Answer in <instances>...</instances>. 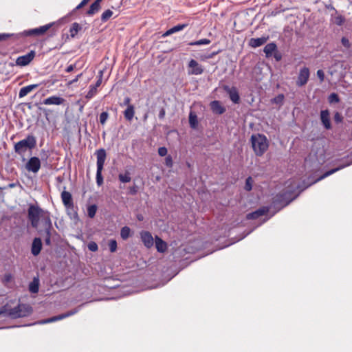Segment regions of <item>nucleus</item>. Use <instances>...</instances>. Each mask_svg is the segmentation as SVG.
Masks as SVG:
<instances>
[{
    "instance_id": "obj_1",
    "label": "nucleus",
    "mask_w": 352,
    "mask_h": 352,
    "mask_svg": "<svg viewBox=\"0 0 352 352\" xmlns=\"http://www.w3.org/2000/svg\"><path fill=\"white\" fill-rule=\"evenodd\" d=\"M352 164V161L347 162L343 164L340 165L338 167L331 169L327 172H325L322 175H321L319 178L315 180L311 183L314 184L318 181L324 179L325 177L335 173L336 172L350 166ZM292 186V189L284 190L278 194H277L274 198L271 205V208H274L275 211L274 213L280 210L284 207L289 205L293 200H294L299 195V193L307 188L308 186L311 185H307L305 186H301L299 184H293V182H291L290 184Z\"/></svg>"
},
{
    "instance_id": "obj_2",
    "label": "nucleus",
    "mask_w": 352,
    "mask_h": 352,
    "mask_svg": "<svg viewBox=\"0 0 352 352\" xmlns=\"http://www.w3.org/2000/svg\"><path fill=\"white\" fill-rule=\"evenodd\" d=\"M28 219L34 228H38L41 221L43 230H53L50 212L44 210L38 205L30 204L29 206Z\"/></svg>"
},
{
    "instance_id": "obj_3",
    "label": "nucleus",
    "mask_w": 352,
    "mask_h": 352,
    "mask_svg": "<svg viewBox=\"0 0 352 352\" xmlns=\"http://www.w3.org/2000/svg\"><path fill=\"white\" fill-rule=\"evenodd\" d=\"M252 148L257 156H262L269 147L267 139L265 135L255 134L251 136Z\"/></svg>"
},
{
    "instance_id": "obj_4",
    "label": "nucleus",
    "mask_w": 352,
    "mask_h": 352,
    "mask_svg": "<svg viewBox=\"0 0 352 352\" xmlns=\"http://www.w3.org/2000/svg\"><path fill=\"white\" fill-rule=\"evenodd\" d=\"M36 145V138L32 135H28L26 138L14 144V150L19 155L23 157L28 149H33Z\"/></svg>"
},
{
    "instance_id": "obj_5",
    "label": "nucleus",
    "mask_w": 352,
    "mask_h": 352,
    "mask_svg": "<svg viewBox=\"0 0 352 352\" xmlns=\"http://www.w3.org/2000/svg\"><path fill=\"white\" fill-rule=\"evenodd\" d=\"M97 157V171H96V184L100 186L103 184V177L102 171L107 157V153L104 148H100L96 151Z\"/></svg>"
},
{
    "instance_id": "obj_6",
    "label": "nucleus",
    "mask_w": 352,
    "mask_h": 352,
    "mask_svg": "<svg viewBox=\"0 0 352 352\" xmlns=\"http://www.w3.org/2000/svg\"><path fill=\"white\" fill-rule=\"evenodd\" d=\"M33 311L32 307L28 304H19L8 310V316L12 318H23L30 316Z\"/></svg>"
},
{
    "instance_id": "obj_7",
    "label": "nucleus",
    "mask_w": 352,
    "mask_h": 352,
    "mask_svg": "<svg viewBox=\"0 0 352 352\" xmlns=\"http://www.w3.org/2000/svg\"><path fill=\"white\" fill-rule=\"evenodd\" d=\"M54 22L40 26L36 28L25 30L21 33V35L25 36H37L43 35L47 30H49L54 25Z\"/></svg>"
},
{
    "instance_id": "obj_8",
    "label": "nucleus",
    "mask_w": 352,
    "mask_h": 352,
    "mask_svg": "<svg viewBox=\"0 0 352 352\" xmlns=\"http://www.w3.org/2000/svg\"><path fill=\"white\" fill-rule=\"evenodd\" d=\"M80 307H81V305L71 310V311H67V313L62 314H60V315H58L56 316H53V317L43 320L40 321L39 323L40 324H47V323L53 322H56V321L64 319L67 317L71 316L78 313L80 310Z\"/></svg>"
},
{
    "instance_id": "obj_9",
    "label": "nucleus",
    "mask_w": 352,
    "mask_h": 352,
    "mask_svg": "<svg viewBox=\"0 0 352 352\" xmlns=\"http://www.w3.org/2000/svg\"><path fill=\"white\" fill-rule=\"evenodd\" d=\"M310 76L309 69L307 67H302L298 73L296 84L298 87H300L307 84Z\"/></svg>"
},
{
    "instance_id": "obj_10",
    "label": "nucleus",
    "mask_w": 352,
    "mask_h": 352,
    "mask_svg": "<svg viewBox=\"0 0 352 352\" xmlns=\"http://www.w3.org/2000/svg\"><path fill=\"white\" fill-rule=\"evenodd\" d=\"M103 72L100 71L98 75L97 76L98 79L96 82L95 85H91L89 86V90L87 92L85 98L87 99L92 98L97 94V88L100 86L102 81Z\"/></svg>"
},
{
    "instance_id": "obj_11",
    "label": "nucleus",
    "mask_w": 352,
    "mask_h": 352,
    "mask_svg": "<svg viewBox=\"0 0 352 352\" xmlns=\"http://www.w3.org/2000/svg\"><path fill=\"white\" fill-rule=\"evenodd\" d=\"M41 168V161L37 157H32L25 164V168L34 173H38Z\"/></svg>"
},
{
    "instance_id": "obj_12",
    "label": "nucleus",
    "mask_w": 352,
    "mask_h": 352,
    "mask_svg": "<svg viewBox=\"0 0 352 352\" xmlns=\"http://www.w3.org/2000/svg\"><path fill=\"white\" fill-rule=\"evenodd\" d=\"M35 52L31 50L27 54L19 56L16 60V64L19 66L28 65L34 58Z\"/></svg>"
},
{
    "instance_id": "obj_13",
    "label": "nucleus",
    "mask_w": 352,
    "mask_h": 352,
    "mask_svg": "<svg viewBox=\"0 0 352 352\" xmlns=\"http://www.w3.org/2000/svg\"><path fill=\"white\" fill-rule=\"evenodd\" d=\"M223 90L229 95L230 99L234 103L238 104L240 101V96L237 89L235 87L223 86Z\"/></svg>"
},
{
    "instance_id": "obj_14",
    "label": "nucleus",
    "mask_w": 352,
    "mask_h": 352,
    "mask_svg": "<svg viewBox=\"0 0 352 352\" xmlns=\"http://www.w3.org/2000/svg\"><path fill=\"white\" fill-rule=\"evenodd\" d=\"M188 74L192 75H200L204 72V69L198 62L194 59H191L188 63Z\"/></svg>"
},
{
    "instance_id": "obj_15",
    "label": "nucleus",
    "mask_w": 352,
    "mask_h": 352,
    "mask_svg": "<svg viewBox=\"0 0 352 352\" xmlns=\"http://www.w3.org/2000/svg\"><path fill=\"white\" fill-rule=\"evenodd\" d=\"M141 240L147 248H150L153 245V238L152 234L148 231L140 232Z\"/></svg>"
},
{
    "instance_id": "obj_16",
    "label": "nucleus",
    "mask_w": 352,
    "mask_h": 352,
    "mask_svg": "<svg viewBox=\"0 0 352 352\" xmlns=\"http://www.w3.org/2000/svg\"><path fill=\"white\" fill-rule=\"evenodd\" d=\"M65 100L63 98L57 96H52L45 98L43 101V104L46 105H60L65 102Z\"/></svg>"
},
{
    "instance_id": "obj_17",
    "label": "nucleus",
    "mask_w": 352,
    "mask_h": 352,
    "mask_svg": "<svg viewBox=\"0 0 352 352\" xmlns=\"http://www.w3.org/2000/svg\"><path fill=\"white\" fill-rule=\"evenodd\" d=\"M270 208L268 207L260 208L252 212H250L247 214L246 218L248 219H256L259 217L267 214Z\"/></svg>"
},
{
    "instance_id": "obj_18",
    "label": "nucleus",
    "mask_w": 352,
    "mask_h": 352,
    "mask_svg": "<svg viewBox=\"0 0 352 352\" xmlns=\"http://www.w3.org/2000/svg\"><path fill=\"white\" fill-rule=\"evenodd\" d=\"M42 249V241L41 238L36 237L34 239L32 244L31 252L34 256H37L40 254Z\"/></svg>"
},
{
    "instance_id": "obj_19",
    "label": "nucleus",
    "mask_w": 352,
    "mask_h": 352,
    "mask_svg": "<svg viewBox=\"0 0 352 352\" xmlns=\"http://www.w3.org/2000/svg\"><path fill=\"white\" fill-rule=\"evenodd\" d=\"M320 119L322 124L324 125L326 129H330L331 128L329 118V112L327 109L322 110L320 111Z\"/></svg>"
},
{
    "instance_id": "obj_20",
    "label": "nucleus",
    "mask_w": 352,
    "mask_h": 352,
    "mask_svg": "<svg viewBox=\"0 0 352 352\" xmlns=\"http://www.w3.org/2000/svg\"><path fill=\"white\" fill-rule=\"evenodd\" d=\"M210 108L213 113L219 115H221L226 111V108L223 107L221 102L218 100L211 102Z\"/></svg>"
},
{
    "instance_id": "obj_21",
    "label": "nucleus",
    "mask_w": 352,
    "mask_h": 352,
    "mask_svg": "<svg viewBox=\"0 0 352 352\" xmlns=\"http://www.w3.org/2000/svg\"><path fill=\"white\" fill-rule=\"evenodd\" d=\"M268 39V36H262L260 38H252L249 41V45L252 47H258L265 44Z\"/></svg>"
},
{
    "instance_id": "obj_22",
    "label": "nucleus",
    "mask_w": 352,
    "mask_h": 352,
    "mask_svg": "<svg viewBox=\"0 0 352 352\" xmlns=\"http://www.w3.org/2000/svg\"><path fill=\"white\" fill-rule=\"evenodd\" d=\"M38 87V84L30 85L25 87H22L19 92V98H21L27 96L34 89H36Z\"/></svg>"
},
{
    "instance_id": "obj_23",
    "label": "nucleus",
    "mask_w": 352,
    "mask_h": 352,
    "mask_svg": "<svg viewBox=\"0 0 352 352\" xmlns=\"http://www.w3.org/2000/svg\"><path fill=\"white\" fill-rule=\"evenodd\" d=\"M61 199L65 207L69 206V205L74 204L72 194L66 190H63L61 192Z\"/></svg>"
},
{
    "instance_id": "obj_24",
    "label": "nucleus",
    "mask_w": 352,
    "mask_h": 352,
    "mask_svg": "<svg viewBox=\"0 0 352 352\" xmlns=\"http://www.w3.org/2000/svg\"><path fill=\"white\" fill-rule=\"evenodd\" d=\"M276 50H277L276 44L275 43H270L267 44L265 46V47L263 49V52L265 54V56L267 58H270V57L272 56L273 53L274 52H276Z\"/></svg>"
},
{
    "instance_id": "obj_25",
    "label": "nucleus",
    "mask_w": 352,
    "mask_h": 352,
    "mask_svg": "<svg viewBox=\"0 0 352 352\" xmlns=\"http://www.w3.org/2000/svg\"><path fill=\"white\" fill-rule=\"evenodd\" d=\"M155 248L157 252L164 253L167 250V244L161 238L155 236Z\"/></svg>"
},
{
    "instance_id": "obj_26",
    "label": "nucleus",
    "mask_w": 352,
    "mask_h": 352,
    "mask_svg": "<svg viewBox=\"0 0 352 352\" xmlns=\"http://www.w3.org/2000/svg\"><path fill=\"white\" fill-rule=\"evenodd\" d=\"M124 118L127 121H131L135 115V107L133 105H130L123 112Z\"/></svg>"
},
{
    "instance_id": "obj_27",
    "label": "nucleus",
    "mask_w": 352,
    "mask_h": 352,
    "mask_svg": "<svg viewBox=\"0 0 352 352\" xmlns=\"http://www.w3.org/2000/svg\"><path fill=\"white\" fill-rule=\"evenodd\" d=\"M187 24H178L173 28H171L170 29H169L168 30H167L164 34L163 36H169L173 33H175V32H177L179 31H181L182 30H184L186 27H187Z\"/></svg>"
},
{
    "instance_id": "obj_28",
    "label": "nucleus",
    "mask_w": 352,
    "mask_h": 352,
    "mask_svg": "<svg viewBox=\"0 0 352 352\" xmlns=\"http://www.w3.org/2000/svg\"><path fill=\"white\" fill-rule=\"evenodd\" d=\"M101 8V6L100 4H98V2H93L89 10L87 11V15L88 16H92L94 14H95L96 13H97Z\"/></svg>"
},
{
    "instance_id": "obj_29",
    "label": "nucleus",
    "mask_w": 352,
    "mask_h": 352,
    "mask_svg": "<svg viewBox=\"0 0 352 352\" xmlns=\"http://www.w3.org/2000/svg\"><path fill=\"white\" fill-rule=\"evenodd\" d=\"M39 290V280L37 278H34L29 285V291L31 293L36 294Z\"/></svg>"
},
{
    "instance_id": "obj_30",
    "label": "nucleus",
    "mask_w": 352,
    "mask_h": 352,
    "mask_svg": "<svg viewBox=\"0 0 352 352\" xmlns=\"http://www.w3.org/2000/svg\"><path fill=\"white\" fill-rule=\"evenodd\" d=\"M67 209V213L72 219H77L78 217L76 208L74 206V204H72L69 205V206L65 207Z\"/></svg>"
},
{
    "instance_id": "obj_31",
    "label": "nucleus",
    "mask_w": 352,
    "mask_h": 352,
    "mask_svg": "<svg viewBox=\"0 0 352 352\" xmlns=\"http://www.w3.org/2000/svg\"><path fill=\"white\" fill-rule=\"evenodd\" d=\"M336 15L331 14V21L333 23L336 24L337 25L341 26L344 24L345 22V18L341 15L336 14Z\"/></svg>"
},
{
    "instance_id": "obj_32",
    "label": "nucleus",
    "mask_w": 352,
    "mask_h": 352,
    "mask_svg": "<svg viewBox=\"0 0 352 352\" xmlns=\"http://www.w3.org/2000/svg\"><path fill=\"white\" fill-rule=\"evenodd\" d=\"M81 30L82 26L79 23L76 22L74 23L69 29L71 38H74L76 35L78 34V32Z\"/></svg>"
},
{
    "instance_id": "obj_33",
    "label": "nucleus",
    "mask_w": 352,
    "mask_h": 352,
    "mask_svg": "<svg viewBox=\"0 0 352 352\" xmlns=\"http://www.w3.org/2000/svg\"><path fill=\"white\" fill-rule=\"evenodd\" d=\"M189 124L190 127L192 129H196L198 125L197 116L192 111L189 113Z\"/></svg>"
},
{
    "instance_id": "obj_34",
    "label": "nucleus",
    "mask_w": 352,
    "mask_h": 352,
    "mask_svg": "<svg viewBox=\"0 0 352 352\" xmlns=\"http://www.w3.org/2000/svg\"><path fill=\"white\" fill-rule=\"evenodd\" d=\"M131 234V229L128 226H124L120 230V236L123 240H126Z\"/></svg>"
},
{
    "instance_id": "obj_35",
    "label": "nucleus",
    "mask_w": 352,
    "mask_h": 352,
    "mask_svg": "<svg viewBox=\"0 0 352 352\" xmlns=\"http://www.w3.org/2000/svg\"><path fill=\"white\" fill-rule=\"evenodd\" d=\"M97 206L96 204L90 205L87 207V214L89 217L94 218L97 211Z\"/></svg>"
},
{
    "instance_id": "obj_36",
    "label": "nucleus",
    "mask_w": 352,
    "mask_h": 352,
    "mask_svg": "<svg viewBox=\"0 0 352 352\" xmlns=\"http://www.w3.org/2000/svg\"><path fill=\"white\" fill-rule=\"evenodd\" d=\"M113 14V12L109 9L105 10L101 15L102 22H107L112 16Z\"/></svg>"
},
{
    "instance_id": "obj_37",
    "label": "nucleus",
    "mask_w": 352,
    "mask_h": 352,
    "mask_svg": "<svg viewBox=\"0 0 352 352\" xmlns=\"http://www.w3.org/2000/svg\"><path fill=\"white\" fill-rule=\"evenodd\" d=\"M118 179L122 183H127L131 180L130 173L128 171H126L124 174H119Z\"/></svg>"
},
{
    "instance_id": "obj_38",
    "label": "nucleus",
    "mask_w": 352,
    "mask_h": 352,
    "mask_svg": "<svg viewBox=\"0 0 352 352\" xmlns=\"http://www.w3.org/2000/svg\"><path fill=\"white\" fill-rule=\"evenodd\" d=\"M210 43V40L208 38H202L196 41L190 42L188 43L189 45H208Z\"/></svg>"
},
{
    "instance_id": "obj_39",
    "label": "nucleus",
    "mask_w": 352,
    "mask_h": 352,
    "mask_svg": "<svg viewBox=\"0 0 352 352\" xmlns=\"http://www.w3.org/2000/svg\"><path fill=\"white\" fill-rule=\"evenodd\" d=\"M328 101L329 103H338L340 102V98L337 94L332 93L329 96Z\"/></svg>"
},
{
    "instance_id": "obj_40",
    "label": "nucleus",
    "mask_w": 352,
    "mask_h": 352,
    "mask_svg": "<svg viewBox=\"0 0 352 352\" xmlns=\"http://www.w3.org/2000/svg\"><path fill=\"white\" fill-rule=\"evenodd\" d=\"M252 183H253L252 178L251 177H248L245 180L244 189L246 191H250L252 189Z\"/></svg>"
},
{
    "instance_id": "obj_41",
    "label": "nucleus",
    "mask_w": 352,
    "mask_h": 352,
    "mask_svg": "<svg viewBox=\"0 0 352 352\" xmlns=\"http://www.w3.org/2000/svg\"><path fill=\"white\" fill-rule=\"evenodd\" d=\"M109 118V113L107 111H103L100 115V122L102 125H104Z\"/></svg>"
},
{
    "instance_id": "obj_42",
    "label": "nucleus",
    "mask_w": 352,
    "mask_h": 352,
    "mask_svg": "<svg viewBox=\"0 0 352 352\" xmlns=\"http://www.w3.org/2000/svg\"><path fill=\"white\" fill-rule=\"evenodd\" d=\"M283 100H284L283 94H278L277 96H276L275 98H274L272 100V102L273 103H276L277 104H282L283 102Z\"/></svg>"
},
{
    "instance_id": "obj_43",
    "label": "nucleus",
    "mask_w": 352,
    "mask_h": 352,
    "mask_svg": "<svg viewBox=\"0 0 352 352\" xmlns=\"http://www.w3.org/2000/svg\"><path fill=\"white\" fill-rule=\"evenodd\" d=\"M16 186V183H11V184H9L6 186L0 187V198L4 197V193L3 192V190L14 188Z\"/></svg>"
},
{
    "instance_id": "obj_44",
    "label": "nucleus",
    "mask_w": 352,
    "mask_h": 352,
    "mask_svg": "<svg viewBox=\"0 0 352 352\" xmlns=\"http://www.w3.org/2000/svg\"><path fill=\"white\" fill-rule=\"evenodd\" d=\"M109 248L111 252H115L117 250V242L114 239H111L109 242Z\"/></svg>"
},
{
    "instance_id": "obj_45",
    "label": "nucleus",
    "mask_w": 352,
    "mask_h": 352,
    "mask_svg": "<svg viewBox=\"0 0 352 352\" xmlns=\"http://www.w3.org/2000/svg\"><path fill=\"white\" fill-rule=\"evenodd\" d=\"M11 37H16L17 36L14 34H9V33H0V41H6Z\"/></svg>"
},
{
    "instance_id": "obj_46",
    "label": "nucleus",
    "mask_w": 352,
    "mask_h": 352,
    "mask_svg": "<svg viewBox=\"0 0 352 352\" xmlns=\"http://www.w3.org/2000/svg\"><path fill=\"white\" fill-rule=\"evenodd\" d=\"M88 249L91 252H96L98 249V244L94 241H91L87 245Z\"/></svg>"
},
{
    "instance_id": "obj_47",
    "label": "nucleus",
    "mask_w": 352,
    "mask_h": 352,
    "mask_svg": "<svg viewBox=\"0 0 352 352\" xmlns=\"http://www.w3.org/2000/svg\"><path fill=\"white\" fill-rule=\"evenodd\" d=\"M138 192V186L137 185H133L129 188V193L131 195H135Z\"/></svg>"
},
{
    "instance_id": "obj_48",
    "label": "nucleus",
    "mask_w": 352,
    "mask_h": 352,
    "mask_svg": "<svg viewBox=\"0 0 352 352\" xmlns=\"http://www.w3.org/2000/svg\"><path fill=\"white\" fill-rule=\"evenodd\" d=\"M168 151L167 148L164 146L160 147L158 148V154L161 157L166 156L167 155Z\"/></svg>"
},
{
    "instance_id": "obj_49",
    "label": "nucleus",
    "mask_w": 352,
    "mask_h": 352,
    "mask_svg": "<svg viewBox=\"0 0 352 352\" xmlns=\"http://www.w3.org/2000/svg\"><path fill=\"white\" fill-rule=\"evenodd\" d=\"M131 99L129 97L126 96L124 98L123 102L122 103H120V106L121 107L126 106L128 107L129 106L131 105Z\"/></svg>"
},
{
    "instance_id": "obj_50",
    "label": "nucleus",
    "mask_w": 352,
    "mask_h": 352,
    "mask_svg": "<svg viewBox=\"0 0 352 352\" xmlns=\"http://www.w3.org/2000/svg\"><path fill=\"white\" fill-rule=\"evenodd\" d=\"M341 43L342 45L346 48H349L351 46L350 42L349 39L346 37H342L341 39Z\"/></svg>"
},
{
    "instance_id": "obj_51",
    "label": "nucleus",
    "mask_w": 352,
    "mask_h": 352,
    "mask_svg": "<svg viewBox=\"0 0 352 352\" xmlns=\"http://www.w3.org/2000/svg\"><path fill=\"white\" fill-rule=\"evenodd\" d=\"M165 164L168 167H172L173 166V160L172 157L170 155H168L165 159Z\"/></svg>"
},
{
    "instance_id": "obj_52",
    "label": "nucleus",
    "mask_w": 352,
    "mask_h": 352,
    "mask_svg": "<svg viewBox=\"0 0 352 352\" xmlns=\"http://www.w3.org/2000/svg\"><path fill=\"white\" fill-rule=\"evenodd\" d=\"M317 76L320 79V82H323L324 80V73L322 69H318L317 71Z\"/></svg>"
},
{
    "instance_id": "obj_53",
    "label": "nucleus",
    "mask_w": 352,
    "mask_h": 352,
    "mask_svg": "<svg viewBox=\"0 0 352 352\" xmlns=\"http://www.w3.org/2000/svg\"><path fill=\"white\" fill-rule=\"evenodd\" d=\"M334 118L335 122H337V123L341 122L342 121V116L338 112H336L334 114V118Z\"/></svg>"
},
{
    "instance_id": "obj_54",
    "label": "nucleus",
    "mask_w": 352,
    "mask_h": 352,
    "mask_svg": "<svg viewBox=\"0 0 352 352\" xmlns=\"http://www.w3.org/2000/svg\"><path fill=\"white\" fill-rule=\"evenodd\" d=\"M52 230H40L38 232L41 234L43 232L45 234V237L51 238Z\"/></svg>"
},
{
    "instance_id": "obj_55",
    "label": "nucleus",
    "mask_w": 352,
    "mask_h": 352,
    "mask_svg": "<svg viewBox=\"0 0 352 352\" xmlns=\"http://www.w3.org/2000/svg\"><path fill=\"white\" fill-rule=\"evenodd\" d=\"M87 3L84 1L83 0L74 9L73 12H75L80 8H82V7H84L85 5H87Z\"/></svg>"
},
{
    "instance_id": "obj_56",
    "label": "nucleus",
    "mask_w": 352,
    "mask_h": 352,
    "mask_svg": "<svg viewBox=\"0 0 352 352\" xmlns=\"http://www.w3.org/2000/svg\"><path fill=\"white\" fill-rule=\"evenodd\" d=\"M274 56V58L277 60V61H279L280 60L282 56H281V54L276 50V52H274V54L272 55Z\"/></svg>"
},
{
    "instance_id": "obj_57",
    "label": "nucleus",
    "mask_w": 352,
    "mask_h": 352,
    "mask_svg": "<svg viewBox=\"0 0 352 352\" xmlns=\"http://www.w3.org/2000/svg\"><path fill=\"white\" fill-rule=\"evenodd\" d=\"M82 75V74H80L77 75L74 79H73L72 80H71L68 82V85H71L74 84V82H76L78 80V79L81 77Z\"/></svg>"
},
{
    "instance_id": "obj_58",
    "label": "nucleus",
    "mask_w": 352,
    "mask_h": 352,
    "mask_svg": "<svg viewBox=\"0 0 352 352\" xmlns=\"http://www.w3.org/2000/svg\"><path fill=\"white\" fill-rule=\"evenodd\" d=\"M76 67V65H69V66H67V67L65 69V72H72L74 68Z\"/></svg>"
},
{
    "instance_id": "obj_59",
    "label": "nucleus",
    "mask_w": 352,
    "mask_h": 352,
    "mask_svg": "<svg viewBox=\"0 0 352 352\" xmlns=\"http://www.w3.org/2000/svg\"><path fill=\"white\" fill-rule=\"evenodd\" d=\"M325 7L328 10H333L335 12V14H338L337 10L333 6V5H331V4L326 5Z\"/></svg>"
},
{
    "instance_id": "obj_60",
    "label": "nucleus",
    "mask_w": 352,
    "mask_h": 352,
    "mask_svg": "<svg viewBox=\"0 0 352 352\" xmlns=\"http://www.w3.org/2000/svg\"><path fill=\"white\" fill-rule=\"evenodd\" d=\"M220 51H217V52H212L211 54H208L206 58H213L214 56H216L217 54H218L219 53Z\"/></svg>"
},
{
    "instance_id": "obj_61",
    "label": "nucleus",
    "mask_w": 352,
    "mask_h": 352,
    "mask_svg": "<svg viewBox=\"0 0 352 352\" xmlns=\"http://www.w3.org/2000/svg\"><path fill=\"white\" fill-rule=\"evenodd\" d=\"M164 116H165V111L164 109H162L159 113V118L160 119H162V118H164Z\"/></svg>"
},
{
    "instance_id": "obj_62",
    "label": "nucleus",
    "mask_w": 352,
    "mask_h": 352,
    "mask_svg": "<svg viewBox=\"0 0 352 352\" xmlns=\"http://www.w3.org/2000/svg\"><path fill=\"white\" fill-rule=\"evenodd\" d=\"M38 109L41 111L46 116L48 115V110L43 108L41 107H38Z\"/></svg>"
},
{
    "instance_id": "obj_63",
    "label": "nucleus",
    "mask_w": 352,
    "mask_h": 352,
    "mask_svg": "<svg viewBox=\"0 0 352 352\" xmlns=\"http://www.w3.org/2000/svg\"><path fill=\"white\" fill-rule=\"evenodd\" d=\"M45 243L47 245H51V238L45 237Z\"/></svg>"
},
{
    "instance_id": "obj_64",
    "label": "nucleus",
    "mask_w": 352,
    "mask_h": 352,
    "mask_svg": "<svg viewBox=\"0 0 352 352\" xmlns=\"http://www.w3.org/2000/svg\"><path fill=\"white\" fill-rule=\"evenodd\" d=\"M138 220L142 221L143 219V217L142 215H140V216H138Z\"/></svg>"
}]
</instances>
